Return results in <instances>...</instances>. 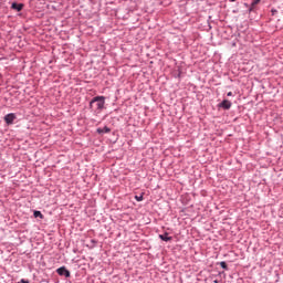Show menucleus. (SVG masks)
<instances>
[{"instance_id":"obj_10","label":"nucleus","mask_w":283,"mask_h":283,"mask_svg":"<svg viewBox=\"0 0 283 283\" xmlns=\"http://www.w3.org/2000/svg\"><path fill=\"white\" fill-rule=\"evenodd\" d=\"M261 0H254L252 3H251V8H250V12L251 10H253V8H255V6H258V3H260Z\"/></svg>"},{"instance_id":"obj_6","label":"nucleus","mask_w":283,"mask_h":283,"mask_svg":"<svg viewBox=\"0 0 283 283\" xmlns=\"http://www.w3.org/2000/svg\"><path fill=\"white\" fill-rule=\"evenodd\" d=\"M11 8H12V10H17V12H21V10H23V3L13 2L11 4Z\"/></svg>"},{"instance_id":"obj_12","label":"nucleus","mask_w":283,"mask_h":283,"mask_svg":"<svg viewBox=\"0 0 283 283\" xmlns=\"http://www.w3.org/2000/svg\"><path fill=\"white\" fill-rule=\"evenodd\" d=\"M271 12H272L273 15L277 14V10L276 9H272Z\"/></svg>"},{"instance_id":"obj_5","label":"nucleus","mask_w":283,"mask_h":283,"mask_svg":"<svg viewBox=\"0 0 283 283\" xmlns=\"http://www.w3.org/2000/svg\"><path fill=\"white\" fill-rule=\"evenodd\" d=\"M159 238L164 241V242H171L174 240L172 237H169L168 232H165L164 234H159Z\"/></svg>"},{"instance_id":"obj_15","label":"nucleus","mask_w":283,"mask_h":283,"mask_svg":"<svg viewBox=\"0 0 283 283\" xmlns=\"http://www.w3.org/2000/svg\"><path fill=\"white\" fill-rule=\"evenodd\" d=\"M214 283H218V280H216Z\"/></svg>"},{"instance_id":"obj_14","label":"nucleus","mask_w":283,"mask_h":283,"mask_svg":"<svg viewBox=\"0 0 283 283\" xmlns=\"http://www.w3.org/2000/svg\"><path fill=\"white\" fill-rule=\"evenodd\" d=\"M227 96H233L232 92H228Z\"/></svg>"},{"instance_id":"obj_2","label":"nucleus","mask_w":283,"mask_h":283,"mask_svg":"<svg viewBox=\"0 0 283 283\" xmlns=\"http://www.w3.org/2000/svg\"><path fill=\"white\" fill-rule=\"evenodd\" d=\"M14 120H17V114L9 113L4 116V123L8 125H14Z\"/></svg>"},{"instance_id":"obj_8","label":"nucleus","mask_w":283,"mask_h":283,"mask_svg":"<svg viewBox=\"0 0 283 283\" xmlns=\"http://www.w3.org/2000/svg\"><path fill=\"white\" fill-rule=\"evenodd\" d=\"M33 216H34V218H41V220H43V213H41V211H39V210H35L33 212Z\"/></svg>"},{"instance_id":"obj_13","label":"nucleus","mask_w":283,"mask_h":283,"mask_svg":"<svg viewBox=\"0 0 283 283\" xmlns=\"http://www.w3.org/2000/svg\"><path fill=\"white\" fill-rule=\"evenodd\" d=\"M19 283H30V281L22 279Z\"/></svg>"},{"instance_id":"obj_1","label":"nucleus","mask_w":283,"mask_h":283,"mask_svg":"<svg viewBox=\"0 0 283 283\" xmlns=\"http://www.w3.org/2000/svg\"><path fill=\"white\" fill-rule=\"evenodd\" d=\"M90 107L93 112L101 114L105 109V96H95L90 102Z\"/></svg>"},{"instance_id":"obj_7","label":"nucleus","mask_w":283,"mask_h":283,"mask_svg":"<svg viewBox=\"0 0 283 283\" xmlns=\"http://www.w3.org/2000/svg\"><path fill=\"white\" fill-rule=\"evenodd\" d=\"M96 132H97V134H109V132H112V129H109V127L105 126L104 128H97Z\"/></svg>"},{"instance_id":"obj_16","label":"nucleus","mask_w":283,"mask_h":283,"mask_svg":"<svg viewBox=\"0 0 283 283\" xmlns=\"http://www.w3.org/2000/svg\"><path fill=\"white\" fill-rule=\"evenodd\" d=\"M231 2L235 1V0H230Z\"/></svg>"},{"instance_id":"obj_11","label":"nucleus","mask_w":283,"mask_h":283,"mask_svg":"<svg viewBox=\"0 0 283 283\" xmlns=\"http://www.w3.org/2000/svg\"><path fill=\"white\" fill-rule=\"evenodd\" d=\"M135 200H137V202H143V195L135 196Z\"/></svg>"},{"instance_id":"obj_3","label":"nucleus","mask_w":283,"mask_h":283,"mask_svg":"<svg viewBox=\"0 0 283 283\" xmlns=\"http://www.w3.org/2000/svg\"><path fill=\"white\" fill-rule=\"evenodd\" d=\"M57 275L64 276V277H70L71 273L65 266H61L56 270Z\"/></svg>"},{"instance_id":"obj_9","label":"nucleus","mask_w":283,"mask_h":283,"mask_svg":"<svg viewBox=\"0 0 283 283\" xmlns=\"http://www.w3.org/2000/svg\"><path fill=\"white\" fill-rule=\"evenodd\" d=\"M220 266H221V269H224V271H229V266L227 265V262L221 261Z\"/></svg>"},{"instance_id":"obj_4","label":"nucleus","mask_w":283,"mask_h":283,"mask_svg":"<svg viewBox=\"0 0 283 283\" xmlns=\"http://www.w3.org/2000/svg\"><path fill=\"white\" fill-rule=\"evenodd\" d=\"M232 103L229 99H223L220 104L219 107L222 109H231Z\"/></svg>"}]
</instances>
